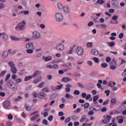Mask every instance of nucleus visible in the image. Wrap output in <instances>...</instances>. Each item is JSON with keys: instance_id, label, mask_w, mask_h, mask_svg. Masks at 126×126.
<instances>
[{"instance_id": "1", "label": "nucleus", "mask_w": 126, "mask_h": 126, "mask_svg": "<svg viewBox=\"0 0 126 126\" xmlns=\"http://www.w3.org/2000/svg\"><path fill=\"white\" fill-rule=\"evenodd\" d=\"M6 85L9 89H11V90H12L13 91H17L18 89L17 85L10 80L7 82Z\"/></svg>"}, {"instance_id": "2", "label": "nucleus", "mask_w": 126, "mask_h": 126, "mask_svg": "<svg viewBox=\"0 0 126 126\" xmlns=\"http://www.w3.org/2000/svg\"><path fill=\"white\" fill-rule=\"evenodd\" d=\"M26 25V23L25 22V21L23 20L21 22H20L17 26H16L15 28L16 30H20L21 31H22L23 30H24L25 29V26Z\"/></svg>"}, {"instance_id": "3", "label": "nucleus", "mask_w": 126, "mask_h": 126, "mask_svg": "<svg viewBox=\"0 0 126 126\" xmlns=\"http://www.w3.org/2000/svg\"><path fill=\"white\" fill-rule=\"evenodd\" d=\"M55 19L57 22H61L63 19V15L61 12H57L55 14Z\"/></svg>"}, {"instance_id": "4", "label": "nucleus", "mask_w": 126, "mask_h": 126, "mask_svg": "<svg viewBox=\"0 0 126 126\" xmlns=\"http://www.w3.org/2000/svg\"><path fill=\"white\" fill-rule=\"evenodd\" d=\"M32 34V39L33 40H39V39H41V38H42L40 33L37 31L33 32Z\"/></svg>"}, {"instance_id": "5", "label": "nucleus", "mask_w": 126, "mask_h": 126, "mask_svg": "<svg viewBox=\"0 0 126 126\" xmlns=\"http://www.w3.org/2000/svg\"><path fill=\"white\" fill-rule=\"evenodd\" d=\"M76 52L78 56H82L84 53V50L82 47L78 46L76 48Z\"/></svg>"}, {"instance_id": "6", "label": "nucleus", "mask_w": 126, "mask_h": 126, "mask_svg": "<svg viewBox=\"0 0 126 126\" xmlns=\"http://www.w3.org/2000/svg\"><path fill=\"white\" fill-rule=\"evenodd\" d=\"M110 69H112V70H114V69H116L117 68V67L118 66V64H117V61L116 60H113L110 64Z\"/></svg>"}, {"instance_id": "7", "label": "nucleus", "mask_w": 126, "mask_h": 126, "mask_svg": "<svg viewBox=\"0 0 126 126\" xmlns=\"http://www.w3.org/2000/svg\"><path fill=\"white\" fill-rule=\"evenodd\" d=\"M90 109V110H92V111L97 112V111H100L101 110V106L99 105H96L95 106L91 107Z\"/></svg>"}, {"instance_id": "8", "label": "nucleus", "mask_w": 126, "mask_h": 126, "mask_svg": "<svg viewBox=\"0 0 126 126\" xmlns=\"http://www.w3.org/2000/svg\"><path fill=\"white\" fill-rule=\"evenodd\" d=\"M111 119H112V116L107 115V117L102 121L103 124H104L105 125L109 124L110 121H111Z\"/></svg>"}, {"instance_id": "9", "label": "nucleus", "mask_w": 126, "mask_h": 126, "mask_svg": "<svg viewBox=\"0 0 126 126\" xmlns=\"http://www.w3.org/2000/svg\"><path fill=\"white\" fill-rule=\"evenodd\" d=\"M55 49L57 50V51H63L64 49V45L62 43H60L57 45Z\"/></svg>"}, {"instance_id": "10", "label": "nucleus", "mask_w": 126, "mask_h": 126, "mask_svg": "<svg viewBox=\"0 0 126 126\" xmlns=\"http://www.w3.org/2000/svg\"><path fill=\"white\" fill-rule=\"evenodd\" d=\"M42 60H43L44 62H51V61H52L53 60V57L51 56H46V57L45 56H43L42 57Z\"/></svg>"}, {"instance_id": "11", "label": "nucleus", "mask_w": 126, "mask_h": 126, "mask_svg": "<svg viewBox=\"0 0 126 126\" xmlns=\"http://www.w3.org/2000/svg\"><path fill=\"white\" fill-rule=\"evenodd\" d=\"M26 48L28 49H32V50H35V48L34 46H33V43H28L26 45Z\"/></svg>"}, {"instance_id": "12", "label": "nucleus", "mask_w": 126, "mask_h": 126, "mask_svg": "<svg viewBox=\"0 0 126 126\" xmlns=\"http://www.w3.org/2000/svg\"><path fill=\"white\" fill-rule=\"evenodd\" d=\"M92 54L93 56H98L99 55V51L96 49H92Z\"/></svg>"}, {"instance_id": "13", "label": "nucleus", "mask_w": 126, "mask_h": 126, "mask_svg": "<svg viewBox=\"0 0 126 126\" xmlns=\"http://www.w3.org/2000/svg\"><path fill=\"white\" fill-rule=\"evenodd\" d=\"M38 97L39 99H45V98H46V94L41 92L38 94Z\"/></svg>"}, {"instance_id": "14", "label": "nucleus", "mask_w": 126, "mask_h": 126, "mask_svg": "<svg viewBox=\"0 0 126 126\" xmlns=\"http://www.w3.org/2000/svg\"><path fill=\"white\" fill-rule=\"evenodd\" d=\"M10 105V102L9 100H6L3 103V107L5 108H8Z\"/></svg>"}, {"instance_id": "15", "label": "nucleus", "mask_w": 126, "mask_h": 126, "mask_svg": "<svg viewBox=\"0 0 126 126\" xmlns=\"http://www.w3.org/2000/svg\"><path fill=\"white\" fill-rule=\"evenodd\" d=\"M2 39L4 41H6V40H8V35L5 32H2Z\"/></svg>"}, {"instance_id": "16", "label": "nucleus", "mask_w": 126, "mask_h": 126, "mask_svg": "<svg viewBox=\"0 0 126 126\" xmlns=\"http://www.w3.org/2000/svg\"><path fill=\"white\" fill-rule=\"evenodd\" d=\"M70 87H71V84H67L66 85L65 92H66V93H68V92H70Z\"/></svg>"}, {"instance_id": "17", "label": "nucleus", "mask_w": 126, "mask_h": 126, "mask_svg": "<svg viewBox=\"0 0 126 126\" xmlns=\"http://www.w3.org/2000/svg\"><path fill=\"white\" fill-rule=\"evenodd\" d=\"M41 73H42V71L39 70H37L35 71L34 74L32 75V77H36V76H38L39 74H41Z\"/></svg>"}, {"instance_id": "18", "label": "nucleus", "mask_w": 126, "mask_h": 126, "mask_svg": "<svg viewBox=\"0 0 126 126\" xmlns=\"http://www.w3.org/2000/svg\"><path fill=\"white\" fill-rule=\"evenodd\" d=\"M11 71L12 72V73L15 74V73H17V68H16V67L14 66L12 67V68H11Z\"/></svg>"}, {"instance_id": "19", "label": "nucleus", "mask_w": 126, "mask_h": 126, "mask_svg": "<svg viewBox=\"0 0 126 126\" xmlns=\"http://www.w3.org/2000/svg\"><path fill=\"white\" fill-rule=\"evenodd\" d=\"M69 7L68 6H66L63 8V11L65 13H69L70 12L69 10Z\"/></svg>"}, {"instance_id": "20", "label": "nucleus", "mask_w": 126, "mask_h": 126, "mask_svg": "<svg viewBox=\"0 0 126 126\" xmlns=\"http://www.w3.org/2000/svg\"><path fill=\"white\" fill-rule=\"evenodd\" d=\"M10 38L11 40H13V41H20L21 40L20 38L15 37L13 35H10Z\"/></svg>"}, {"instance_id": "21", "label": "nucleus", "mask_w": 126, "mask_h": 126, "mask_svg": "<svg viewBox=\"0 0 126 126\" xmlns=\"http://www.w3.org/2000/svg\"><path fill=\"white\" fill-rule=\"evenodd\" d=\"M71 80L69 77H64L62 79L63 82H69Z\"/></svg>"}, {"instance_id": "22", "label": "nucleus", "mask_w": 126, "mask_h": 126, "mask_svg": "<svg viewBox=\"0 0 126 126\" xmlns=\"http://www.w3.org/2000/svg\"><path fill=\"white\" fill-rule=\"evenodd\" d=\"M8 64L11 68L15 66V64H14V62H13V61L9 62L8 63Z\"/></svg>"}, {"instance_id": "23", "label": "nucleus", "mask_w": 126, "mask_h": 126, "mask_svg": "<svg viewBox=\"0 0 126 126\" xmlns=\"http://www.w3.org/2000/svg\"><path fill=\"white\" fill-rule=\"evenodd\" d=\"M2 57L3 58H7L8 57V52L7 51H4L2 54Z\"/></svg>"}, {"instance_id": "24", "label": "nucleus", "mask_w": 126, "mask_h": 126, "mask_svg": "<svg viewBox=\"0 0 126 126\" xmlns=\"http://www.w3.org/2000/svg\"><path fill=\"white\" fill-rule=\"evenodd\" d=\"M65 98H66V99H73V95H71L69 94H66Z\"/></svg>"}, {"instance_id": "25", "label": "nucleus", "mask_w": 126, "mask_h": 126, "mask_svg": "<svg viewBox=\"0 0 126 126\" xmlns=\"http://www.w3.org/2000/svg\"><path fill=\"white\" fill-rule=\"evenodd\" d=\"M75 47V46H74L73 47H72L70 48L69 50L67 52V54H68V55L72 54V52H73V50Z\"/></svg>"}, {"instance_id": "26", "label": "nucleus", "mask_w": 126, "mask_h": 126, "mask_svg": "<svg viewBox=\"0 0 126 126\" xmlns=\"http://www.w3.org/2000/svg\"><path fill=\"white\" fill-rule=\"evenodd\" d=\"M115 85H116V83L114 82L110 81L108 83V86H109V87H114Z\"/></svg>"}, {"instance_id": "27", "label": "nucleus", "mask_w": 126, "mask_h": 126, "mask_svg": "<svg viewBox=\"0 0 126 126\" xmlns=\"http://www.w3.org/2000/svg\"><path fill=\"white\" fill-rule=\"evenodd\" d=\"M39 118V114H37L36 115H34L33 117H32L31 120V121H35V120H37Z\"/></svg>"}, {"instance_id": "28", "label": "nucleus", "mask_w": 126, "mask_h": 126, "mask_svg": "<svg viewBox=\"0 0 126 126\" xmlns=\"http://www.w3.org/2000/svg\"><path fill=\"white\" fill-rule=\"evenodd\" d=\"M25 108L26 111H31V106L28 105V104H26L25 105Z\"/></svg>"}, {"instance_id": "29", "label": "nucleus", "mask_w": 126, "mask_h": 126, "mask_svg": "<svg viewBox=\"0 0 126 126\" xmlns=\"http://www.w3.org/2000/svg\"><path fill=\"white\" fill-rule=\"evenodd\" d=\"M111 105H116V103H117V100H116L115 98H112L111 100Z\"/></svg>"}, {"instance_id": "30", "label": "nucleus", "mask_w": 126, "mask_h": 126, "mask_svg": "<svg viewBox=\"0 0 126 126\" xmlns=\"http://www.w3.org/2000/svg\"><path fill=\"white\" fill-rule=\"evenodd\" d=\"M42 91H43V92H46V93H49V92H50V89L49 88H45L43 89Z\"/></svg>"}, {"instance_id": "31", "label": "nucleus", "mask_w": 126, "mask_h": 126, "mask_svg": "<svg viewBox=\"0 0 126 126\" xmlns=\"http://www.w3.org/2000/svg\"><path fill=\"white\" fill-rule=\"evenodd\" d=\"M71 120L73 121H76L78 120V117L75 115H73L71 117Z\"/></svg>"}, {"instance_id": "32", "label": "nucleus", "mask_w": 126, "mask_h": 126, "mask_svg": "<svg viewBox=\"0 0 126 126\" xmlns=\"http://www.w3.org/2000/svg\"><path fill=\"white\" fill-rule=\"evenodd\" d=\"M58 8L60 10H62V9H63V6L61 3H58Z\"/></svg>"}, {"instance_id": "33", "label": "nucleus", "mask_w": 126, "mask_h": 126, "mask_svg": "<svg viewBox=\"0 0 126 126\" xmlns=\"http://www.w3.org/2000/svg\"><path fill=\"white\" fill-rule=\"evenodd\" d=\"M87 46L88 48H92L93 47V43L92 42H88Z\"/></svg>"}, {"instance_id": "34", "label": "nucleus", "mask_w": 126, "mask_h": 126, "mask_svg": "<svg viewBox=\"0 0 126 126\" xmlns=\"http://www.w3.org/2000/svg\"><path fill=\"white\" fill-rule=\"evenodd\" d=\"M41 79H42V77H39V80L37 79L34 80L33 81V83H34L35 84L38 83V82H40V81H41Z\"/></svg>"}, {"instance_id": "35", "label": "nucleus", "mask_w": 126, "mask_h": 126, "mask_svg": "<svg viewBox=\"0 0 126 126\" xmlns=\"http://www.w3.org/2000/svg\"><path fill=\"white\" fill-rule=\"evenodd\" d=\"M21 13H23L25 15H28L29 14V11L26 10V11H21Z\"/></svg>"}, {"instance_id": "36", "label": "nucleus", "mask_w": 126, "mask_h": 126, "mask_svg": "<svg viewBox=\"0 0 126 126\" xmlns=\"http://www.w3.org/2000/svg\"><path fill=\"white\" fill-rule=\"evenodd\" d=\"M33 50H34V49H28L27 50V53L28 54H33V53L34 52V51Z\"/></svg>"}, {"instance_id": "37", "label": "nucleus", "mask_w": 126, "mask_h": 126, "mask_svg": "<svg viewBox=\"0 0 126 126\" xmlns=\"http://www.w3.org/2000/svg\"><path fill=\"white\" fill-rule=\"evenodd\" d=\"M5 73H6V70L2 71L0 74V77H3V76H4V75L5 74Z\"/></svg>"}, {"instance_id": "38", "label": "nucleus", "mask_w": 126, "mask_h": 126, "mask_svg": "<svg viewBox=\"0 0 126 126\" xmlns=\"http://www.w3.org/2000/svg\"><path fill=\"white\" fill-rule=\"evenodd\" d=\"M109 102H110V99H107L106 100V101H105L103 103V105L104 106H106V105H108V104H109Z\"/></svg>"}, {"instance_id": "39", "label": "nucleus", "mask_w": 126, "mask_h": 126, "mask_svg": "<svg viewBox=\"0 0 126 126\" xmlns=\"http://www.w3.org/2000/svg\"><path fill=\"white\" fill-rule=\"evenodd\" d=\"M81 109L80 108H78L77 109L74 111V113H75L76 114H78V113H80Z\"/></svg>"}, {"instance_id": "40", "label": "nucleus", "mask_w": 126, "mask_h": 126, "mask_svg": "<svg viewBox=\"0 0 126 126\" xmlns=\"http://www.w3.org/2000/svg\"><path fill=\"white\" fill-rule=\"evenodd\" d=\"M32 76L26 77L25 78V81H28V80H30V79H32Z\"/></svg>"}, {"instance_id": "41", "label": "nucleus", "mask_w": 126, "mask_h": 126, "mask_svg": "<svg viewBox=\"0 0 126 126\" xmlns=\"http://www.w3.org/2000/svg\"><path fill=\"white\" fill-rule=\"evenodd\" d=\"M89 106H90V104L89 103L87 102L84 104V108L85 109H88V108H89Z\"/></svg>"}, {"instance_id": "42", "label": "nucleus", "mask_w": 126, "mask_h": 126, "mask_svg": "<svg viewBox=\"0 0 126 126\" xmlns=\"http://www.w3.org/2000/svg\"><path fill=\"white\" fill-rule=\"evenodd\" d=\"M63 87V85H60L56 87V89H57V90H60V89H62V88Z\"/></svg>"}, {"instance_id": "43", "label": "nucleus", "mask_w": 126, "mask_h": 126, "mask_svg": "<svg viewBox=\"0 0 126 126\" xmlns=\"http://www.w3.org/2000/svg\"><path fill=\"white\" fill-rule=\"evenodd\" d=\"M101 66L103 68H106L108 66V64L106 63H103L101 64Z\"/></svg>"}, {"instance_id": "44", "label": "nucleus", "mask_w": 126, "mask_h": 126, "mask_svg": "<svg viewBox=\"0 0 126 126\" xmlns=\"http://www.w3.org/2000/svg\"><path fill=\"white\" fill-rule=\"evenodd\" d=\"M93 61H94V63H99V59L97 58H93Z\"/></svg>"}, {"instance_id": "45", "label": "nucleus", "mask_w": 126, "mask_h": 126, "mask_svg": "<svg viewBox=\"0 0 126 126\" xmlns=\"http://www.w3.org/2000/svg\"><path fill=\"white\" fill-rule=\"evenodd\" d=\"M10 78V74H8L6 76V78L5 79V81H7V80L8 79H9Z\"/></svg>"}, {"instance_id": "46", "label": "nucleus", "mask_w": 126, "mask_h": 126, "mask_svg": "<svg viewBox=\"0 0 126 126\" xmlns=\"http://www.w3.org/2000/svg\"><path fill=\"white\" fill-rule=\"evenodd\" d=\"M97 2L99 3V4H103L104 1L103 0H97Z\"/></svg>"}, {"instance_id": "47", "label": "nucleus", "mask_w": 126, "mask_h": 126, "mask_svg": "<svg viewBox=\"0 0 126 126\" xmlns=\"http://www.w3.org/2000/svg\"><path fill=\"white\" fill-rule=\"evenodd\" d=\"M115 42L113 41H112L111 42H108L109 46L110 47H114V45H115Z\"/></svg>"}, {"instance_id": "48", "label": "nucleus", "mask_w": 126, "mask_h": 126, "mask_svg": "<svg viewBox=\"0 0 126 126\" xmlns=\"http://www.w3.org/2000/svg\"><path fill=\"white\" fill-rule=\"evenodd\" d=\"M67 60V61H75V59L73 57H69Z\"/></svg>"}, {"instance_id": "49", "label": "nucleus", "mask_w": 126, "mask_h": 126, "mask_svg": "<svg viewBox=\"0 0 126 126\" xmlns=\"http://www.w3.org/2000/svg\"><path fill=\"white\" fill-rule=\"evenodd\" d=\"M42 124L45 125V126H48V121L46 120L45 119L43 120L42 121Z\"/></svg>"}, {"instance_id": "50", "label": "nucleus", "mask_w": 126, "mask_h": 126, "mask_svg": "<svg viewBox=\"0 0 126 126\" xmlns=\"http://www.w3.org/2000/svg\"><path fill=\"white\" fill-rule=\"evenodd\" d=\"M118 16L117 15L113 16L112 17V20H114V21H117V20L118 19Z\"/></svg>"}, {"instance_id": "51", "label": "nucleus", "mask_w": 126, "mask_h": 126, "mask_svg": "<svg viewBox=\"0 0 126 126\" xmlns=\"http://www.w3.org/2000/svg\"><path fill=\"white\" fill-rule=\"evenodd\" d=\"M98 100V95L94 96L93 97V101L94 102H96Z\"/></svg>"}, {"instance_id": "52", "label": "nucleus", "mask_w": 126, "mask_h": 126, "mask_svg": "<svg viewBox=\"0 0 126 126\" xmlns=\"http://www.w3.org/2000/svg\"><path fill=\"white\" fill-rule=\"evenodd\" d=\"M20 99H21V96H18L17 98L15 99V102H18L19 101H20Z\"/></svg>"}, {"instance_id": "53", "label": "nucleus", "mask_w": 126, "mask_h": 126, "mask_svg": "<svg viewBox=\"0 0 126 126\" xmlns=\"http://www.w3.org/2000/svg\"><path fill=\"white\" fill-rule=\"evenodd\" d=\"M44 84H45V82H42L41 83L38 85V87H39V88H42V87L44 86Z\"/></svg>"}, {"instance_id": "54", "label": "nucleus", "mask_w": 126, "mask_h": 126, "mask_svg": "<svg viewBox=\"0 0 126 126\" xmlns=\"http://www.w3.org/2000/svg\"><path fill=\"white\" fill-rule=\"evenodd\" d=\"M74 93L75 95H79V94H80V92H79V91H78V90H75L74 92Z\"/></svg>"}, {"instance_id": "55", "label": "nucleus", "mask_w": 126, "mask_h": 126, "mask_svg": "<svg viewBox=\"0 0 126 126\" xmlns=\"http://www.w3.org/2000/svg\"><path fill=\"white\" fill-rule=\"evenodd\" d=\"M20 82H22V79L19 78L16 80V83H20Z\"/></svg>"}, {"instance_id": "56", "label": "nucleus", "mask_w": 126, "mask_h": 126, "mask_svg": "<svg viewBox=\"0 0 126 126\" xmlns=\"http://www.w3.org/2000/svg\"><path fill=\"white\" fill-rule=\"evenodd\" d=\"M124 33L121 32L119 35V38H120V39H123V38H124Z\"/></svg>"}, {"instance_id": "57", "label": "nucleus", "mask_w": 126, "mask_h": 126, "mask_svg": "<svg viewBox=\"0 0 126 126\" xmlns=\"http://www.w3.org/2000/svg\"><path fill=\"white\" fill-rule=\"evenodd\" d=\"M91 98V94H88L86 96V100H89Z\"/></svg>"}, {"instance_id": "58", "label": "nucleus", "mask_w": 126, "mask_h": 126, "mask_svg": "<svg viewBox=\"0 0 126 126\" xmlns=\"http://www.w3.org/2000/svg\"><path fill=\"white\" fill-rule=\"evenodd\" d=\"M86 120V117H82L80 120V123H83V122H84V121H85Z\"/></svg>"}, {"instance_id": "59", "label": "nucleus", "mask_w": 126, "mask_h": 126, "mask_svg": "<svg viewBox=\"0 0 126 126\" xmlns=\"http://www.w3.org/2000/svg\"><path fill=\"white\" fill-rule=\"evenodd\" d=\"M7 118L8 120H12V119H13V116L11 114H9Z\"/></svg>"}, {"instance_id": "60", "label": "nucleus", "mask_w": 126, "mask_h": 126, "mask_svg": "<svg viewBox=\"0 0 126 126\" xmlns=\"http://www.w3.org/2000/svg\"><path fill=\"white\" fill-rule=\"evenodd\" d=\"M12 79H14V80H15V79H16V78H17V76H16V75L15 74H14L12 75Z\"/></svg>"}, {"instance_id": "61", "label": "nucleus", "mask_w": 126, "mask_h": 126, "mask_svg": "<svg viewBox=\"0 0 126 126\" xmlns=\"http://www.w3.org/2000/svg\"><path fill=\"white\" fill-rule=\"evenodd\" d=\"M88 86L89 88H94V84H89Z\"/></svg>"}, {"instance_id": "62", "label": "nucleus", "mask_w": 126, "mask_h": 126, "mask_svg": "<svg viewBox=\"0 0 126 126\" xmlns=\"http://www.w3.org/2000/svg\"><path fill=\"white\" fill-rule=\"evenodd\" d=\"M105 93L106 94V96H109L110 95V92L109 90H106L105 91Z\"/></svg>"}, {"instance_id": "63", "label": "nucleus", "mask_w": 126, "mask_h": 126, "mask_svg": "<svg viewBox=\"0 0 126 126\" xmlns=\"http://www.w3.org/2000/svg\"><path fill=\"white\" fill-rule=\"evenodd\" d=\"M92 93H93V95H96L97 94V91L96 90H93Z\"/></svg>"}, {"instance_id": "64", "label": "nucleus", "mask_w": 126, "mask_h": 126, "mask_svg": "<svg viewBox=\"0 0 126 126\" xmlns=\"http://www.w3.org/2000/svg\"><path fill=\"white\" fill-rule=\"evenodd\" d=\"M106 62L107 63H110L111 62V58L110 57H107L106 59Z\"/></svg>"}]
</instances>
